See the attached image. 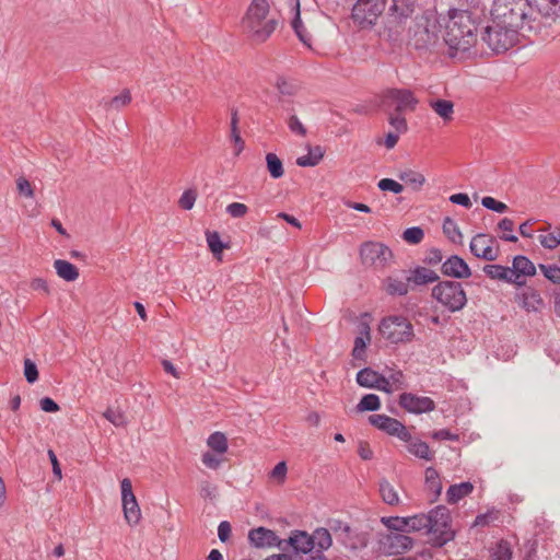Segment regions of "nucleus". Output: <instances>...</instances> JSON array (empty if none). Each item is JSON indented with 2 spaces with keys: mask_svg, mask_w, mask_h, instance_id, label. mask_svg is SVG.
<instances>
[{
  "mask_svg": "<svg viewBox=\"0 0 560 560\" xmlns=\"http://www.w3.org/2000/svg\"><path fill=\"white\" fill-rule=\"evenodd\" d=\"M287 471L288 468L285 462H279L270 471V478L276 479L282 483L285 480Z\"/></svg>",
  "mask_w": 560,
  "mask_h": 560,
  "instance_id": "60",
  "label": "nucleus"
},
{
  "mask_svg": "<svg viewBox=\"0 0 560 560\" xmlns=\"http://www.w3.org/2000/svg\"><path fill=\"white\" fill-rule=\"evenodd\" d=\"M399 179L411 186L413 190H420L425 183V177L418 172L407 170L399 174Z\"/></svg>",
  "mask_w": 560,
  "mask_h": 560,
  "instance_id": "36",
  "label": "nucleus"
},
{
  "mask_svg": "<svg viewBox=\"0 0 560 560\" xmlns=\"http://www.w3.org/2000/svg\"><path fill=\"white\" fill-rule=\"evenodd\" d=\"M482 271L492 280H501L508 283H512L510 267L502 265H486Z\"/></svg>",
  "mask_w": 560,
  "mask_h": 560,
  "instance_id": "34",
  "label": "nucleus"
},
{
  "mask_svg": "<svg viewBox=\"0 0 560 560\" xmlns=\"http://www.w3.org/2000/svg\"><path fill=\"white\" fill-rule=\"evenodd\" d=\"M388 115V124L398 133H405L408 130L407 120L402 113L393 112L392 109H384Z\"/></svg>",
  "mask_w": 560,
  "mask_h": 560,
  "instance_id": "40",
  "label": "nucleus"
},
{
  "mask_svg": "<svg viewBox=\"0 0 560 560\" xmlns=\"http://www.w3.org/2000/svg\"><path fill=\"white\" fill-rule=\"evenodd\" d=\"M362 262L375 268H384L393 260L392 249L380 242H365L360 248Z\"/></svg>",
  "mask_w": 560,
  "mask_h": 560,
  "instance_id": "12",
  "label": "nucleus"
},
{
  "mask_svg": "<svg viewBox=\"0 0 560 560\" xmlns=\"http://www.w3.org/2000/svg\"><path fill=\"white\" fill-rule=\"evenodd\" d=\"M498 228L500 231L504 232L502 235H501V238L506 241V242H516L517 241V237L512 234L513 230H514V222L513 220L509 219V218H503L499 224H498Z\"/></svg>",
  "mask_w": 560,
  "mask_h": 560,
  "instance_id": "46",
  "label": "nucleus"
},
{
  "mask_svg": "<svg viewBox=\"0 0 560 560\" xmlns=\"http://www.w3.org/2000/svg\"><path fill=\"white\" fill-rule=\"evenodd\" d=\"M324 156V150L320 145L308 147V153L296 159V164L302 167L316 166Z\"/></svg>",
  "mask_w": 560,
  "mask_h": 560,
  "instance_id": "32",
  "label": "nucleus"
},
{
  "mask_svg": "<svg viewBox=\"0 0 560 560\" xmlns=\"http://www.w3.org/2000/svg\"><path fill=\"white\" fill-rule=\"evenodd\" d=\"M435 299L448 312L462 311L467 304V295L460 282L453 280L440 281L432 289Z\"/></svg>",
  "mask_w": 560,
  "mask_h": 560,
  "instance_id": "6",
  "label": "nucleus"
},
{
  "mask_svg": "<svg viewBox=\"0 0 560 560\" xmlns=\"http://www.w3.org/2000/svg\"><path fill=\"white\" fill-rule=\"evenodd\" d=\"M430 524L428 534L432 536L434 546L442 547L455 537L452 529V518L450 510L444 505H438L429 512Z\"/></svg>",
  "mask_w": 560,
  "mask_h": 560,
  "instance_id": "7",
  "label": "nucleus"
},
{
  "mask_svg": "<svg viewBox=\"0 0 560 560\" xmlns=\"http://www.w3.org/2000/svg\"><path fill=\"white\" fill-rule=\"evenodd\" d=\"M429 105L444 121H451L453 119V102L448 100H432Z\"/></svg>",
  "mask_w": 560,
  "mask_h": 560,
  "instance_id": "30",
  "label": "nucleus"
},
{
  "mask_svg": "<svg viewBox=\"0 0 560 560\" xmlns=\"http://www.w3.org/2000/svg\"><path fill=\"white\" fill-rule=\"evenodd\" d=\"M430 517L428 514H416L413 516H408V532H420L425 530L428 534V526L430 524Z\"/></svg>",
  "mask_w": 560,
  "mask_h": 560,
  "instance_id": "39",
  "label": "nucleus"
},
{
  "mask_svg": "<svg viewBox=\"0 0 560 560\" xmlns=\"http://www.w3.org/2000/svg\"><path fill=\"white\" fill-rule=\"evenodd\" d=\"M413 38L417 49L427 48L428 46L435 44L438 39L436 20L428 13L417 16Z\"/></svg>",
  "mask_w": 560,
  "mask_h": 560,
  "instance_id": "13",
  "label": "nucleus"
},
{
  "mask_svg": "<svg viewBox=\"0 0 560 560\" xmlns=\"http://www.w3.org/2000/svg\"><path fill=\"white\" fill-rule=\"evenodd\" d=\"M377 187L383 191H392L394 194H400L404 190V186L392 178L381 179Z\"/></svg>",
  "mask_w": 560,
  "mask_h": 560,
  "instance_id": "55",
  "label": "nucleus"
},
{
  "mask_svg": "<svg viewBox=\"0 0 560 560\" xmlns=\"http://www.w3.org/2000/svg\"><path fill=\"white\" fill-rule=\"evenodd\" d=\"M131 102V94L130 91L125 89L119 95L114 96L108 102V107L113 109H120L125 106H127Z\"/></svg>",
  "mask_w": 560,
  "mask_h": 560,
  "instance_id": "52",
  "label": "nucleus"
},
{
  "mask_svg": "<svg viewBox=\"0 0 560 560\" xmlns=\"http://www.w3.org/2000/svg\"><path fill=\"white\" fill-rule=\"evenodd\" d=\"M295 557L308 556L306 560H327L325 551L332 546V537L326 527H317L312 534L294 529L288 539H283Z\"/></svg>",
  "mask_w": 560,
  "mask_h": 560,
  "instance_id": "3",
  "label": "nucleus"
},
{
  "mask_svg": "<svg viewBox=\"0 0 560 560\" xmlns=\"http://www.w3.org/2000/svg\"><path fill=\"white\" fill-rule=\"evenodd\" d=\"M512 284L522 287L525 284L524 277H532L536 273V267L526 256L517 255L510 268Z\"/></svg>",
  "mask_w": 560,
  "mask_h": 560,
  "instance_id": "20",
  "label": "nucleus"
},
{
  "mask_svg": "<svg viewBox=\"0 0 560 560\" xmlns=\"http://www.w3.org/2000/svg\"><path fill=\"white\" fill-rule=\"evenodd\" d=\"M424 237V232L419 226L408 228L402 233V238L409 244H419Z\"/></svg>",
  "mask_w": 560,
  "mask_h": 560,
  "instance_id": "51",
  "label": "nucleus"
},
{
  "mask_svg": "<svg viewBox=\"0 0 560 560\" xmlns=\"http://www.w3.org/2000/svg\"><path fill=\"white\" fill-rule=\"evenodd\" d=\"M518 38V32L506 24H502L499 21H492L491 24L486 26L481 34V40L494 54H503L512 48Z\"/></svg>",
  "mask_w": 560,
  "mask_h": 560,
  "instance_id": "5",
  "label": "nucleus"
},
{
  "mask_svg": "<svg viewBox=\"0 0 560 560\" xmlns=\"http://www.w3.org/2000/svg\"><path fill=\"white\" fill-rule=\"evenodd\" d=\"M417 9V0H392L388 18L392 23L402 24L412 18Z\"/></svg>",
  "mask_w": 560,
  "mask_h": 560,
  "instance_id": "21",
  "label": "nucleus"
},
{
  "mask_svg": "<svg viewBox=\"0 0 560 560\" xmlns=\"http://www.w3.org/2000/svg\"><path fill=\"white\" fill-rule=\"evenodd\" d=\"M380 332L392 343H405L412 340L413 327L404 316H389L382 319Z\"/></svg>",
  "mask_w": 560,
  "mask_h": 560,
  "instance_id": "9",
  "label": "nucleus"
},
{
  "mask_svg": "<svg viewBox=\"0 0 560 560\" xmlns=\"http://www.w3.org/2000/svg\"><path fill=\"white\" fill-rule=\"evenodd\" d=\"M443 233L446 235V237L454 244H462L463 243V234L457 225V223L446 217L443 221Z\"/></svg>",
  "mask_w": 560,
  "mask_h": 560,
  "instance_id": "35",
  "label": "nucleus"
},
{
  "mask_svg": "<svg viewBox=\"0 0 560 560\" xmlns=\"http://www.w3.org/2000/svg\"><path fill=\"white\" fill-rule=\"evenodd\" d=\"M16 187H18L19 194H21L27 198L34 197V190L32 188V185L25 177L18 178Z\"/></svg>",
  "mask_w": 560,
  "mask_h": 560,
  "instance_id": "61",
  "label": "nucleus"
},
{
  "mask_svg": "<svg viewBox=\"0 0 560 560\" xmlns=\"http://www.w3.org/2000/svg\"><path fill=\"white\" fill-rule=\"evenodd\" d=\"M384 552L387 555H402L413 547V539L404 533H389L380 539Z\"/></svg>",
  "mask_w": 560,
  "mask_h": 560,
  "instance_id": "17",
  "label": "nucleus"
},
{
  "mask_svg": "<svg viewBox=\"0 0 560 560\" xmlns=\"http://www.w3.org/2000/svg\"><path fill=\"white\" fill-rule=\"evenodd\" d=\"M540 244L548 249H553L558 245H560V230L556 232H551L547 235H541L539 237Z\"/></svg>",
  "mask_w": 560,
  "mask_h": 560,
  "instance_id": "54",
  "label": "nucleus"
},
{
  "mask_svg": "<svg viewBox=\"0 0 560 560\" xmlns=\"http://www.w3.org/2000/svg\"><path fill=\"white\" fill-rule=\"evenodd\" d=\"M482 207L492 210L498 213H503L508 210V206L504 202L498 201L492 197H483L481 199Z\"/></svg>",
  "mask_w": 560,
  "mask_h": 560,
  "instance_id": "56",
  "label": "nucleus"
},
{
  "mask_svg": "<svg viewBox=\"0 0 560 560\" xmlns=\"http://www.w3.org/2000/svg\"><path fill=\"white\" fill-rule=\"evenodd\" d=\"M355 408L359 412L376 411L381 408L380 397L375 394H366L361 398Z\"/></svg>",
  "mask_w": 560,
  "mask_h": 560,
  "instance_id": "41",
  "label": "nucleus"
},
{
  "mask_svg": "<svg viewBox=\"0 0 560 560\" xmlns=\"http://www.w3.org/2000/svg\"><path fill=\"white\" fill-rule=\"evenodd\" d=\"M327 526L329 533H332L337 541L348 550H359L368 546L366 535L341 520L329 518Z\"/></svg>",
  "mask_w": 560,
  "mask_h": 560,
  "instance_id": "8",
  "label": "nucleus"
},
{
  "mask_svg": "<svg viewBox=\"0 0 560 560\" xmlns=\"http://www.w3.org/2000/svg\"><path fill=\"white\" fill-rule=\"evenodd\" d=\"M382 374L372 370L371 368H364L357 373V383L366 388H374L377 386Z\"/></svg>",
  "mask_w": 560,
  "mask_h": 560,
  "instance_id": "31",
  "label": "nucleus"
},
{
  "mask_svg": "<svg viewBox=\"0 0 560 560\" xmlns=\"http://www.w3.org/2000/svg\"><path fill=\"white\" fill-rule=\"evenodd\" d=\"M208 446L219 453L224 454L228 451V439L222 432H214L208 438Z\"/></svg>",
  "mask_w": 560,
  "mask_h": 560,
  "instance_id": "43",
  "label": "nucleus"
},
{
  "mask_svg": "<svg viewBox=\"0 0 560 560\" xmlns=\"http://www.w3.org/2000/svg\"><path fill=\"white\" fill-rule=\"evenodd\" d=\"M405 442L407 443L408 452L413 456L428 462L433 460L434 452L430 450L425 442L421 441L420 439H415L411 435L410 439Z\"/></svg>",
  "mask_w": 560,
  "mask_h": 560,
  "instance_id": "24",
  "label": "nucleus"
},
{
  "mask_svg": "<svg viewBox=\"0 0 560 560\" xmlns=\"http://www.w3.org/2000/svg\"><path fill=\"white\" fill-rule=\"evenodd\" d=\"M444 40L451 50L468 51L477 43V20L468 10H450Z\"/></svg>",
  "mask_w": 560,
  "mask_h": 560,
  "instance_id": "2",
  "label": "nucleus"
},
{
  "mask_svg": "<svg viewBox=\"0 0 560 560\" xmlns=\"http://www.w3.org/2000/svg\"><path fill=\"white\" fill-rule=\"evenodd\" d=\"M370 341L371 337L357 336L352 349V357L357 360H363L366 346Z\"/></svg>",
  "mask_w": 560,
  "mask_h": 560,
  "instance_id": "50",
  "label": "nucleus"
},
{
  "mask_svg": "<svg viewBox=\"0 0 560 560\" xmlns=\"http://www.w3.org/2000/svg\"><path fill=\"white\" fill-rule=\"evenodd\" d=\"M288 127L293 133L300 135L302 137L306 135V128L303 126V124L295 115H292L289 118Z\"/></svg>",
  "mask_w": 560,
  "mask_h": 560,
  "instance_id": "63",
  "label": "nucleus"
},
{
  "mask_svg": "<svg viewBox=\"0 0 560 560\" xmlns=\"http://www.w3.org/2000/svg\"><path fill=\"white\" fill-rule=\"evenodd\" d=\"M369 423L388 435L397 436L401 441L410 439V432L404 423L387 415H371Z\"/></svg>",
  "mask_w": 560,
  "mask_h": 560,
  "instance_id": "15",
  "label": "nucleus"
},
{
  "mask_svg": "<svg viewBox=\"0 0 560 560\" xmlns=\"http://www.w3.org/2000/svg\"><path fill=\"white\" fill-rule=\"evenodd\" d=\"M409 284L410 282L408 281V277L406 280L389 277L387 279V292L390 295H406L409 291Z\"/></svg>",
  "mask_w": 560,
  "mask_h": 560,
  "instance_id": "42",
  "label": "nucleus"
},
{
  "mask_svg": "<svg viewBox=\"0 0 560 560\" xmlns=\"http://www.w3.org/2000/svg\"><path fill=\"white\" fill-rule=\"evenodd\" d=\"M474 490V486L469 481H464L460 483H455L448 487L446 491L447 502L456 503L460 499L467 497Z\"/></svg>",
  "mask_w": 560,
  "mask_h": 560,
  "instance_id": "28",
  "label": "nucleus"
},
{
  "mask_svg": "<svg viewBox=\"0 0 560 560\" xmlns=\"http://www.w3.org/2000/svg\"><path fill=\"white\" fill-rule=\"evenodd\" d=\"M440 279L439 275L425 267H417L408 276V281L413 285H423L435 282Z\"/></svg>",
  "mask_w": 560,
  "mask_h": 560,
  "instance_id": "25",
  "label": "nucleus"
},
{
  "mask_svg": "<svg viewBox=\"0 0 560 560\" xmlns=\"http://www.w3.org/2000/svg\"><path fill=\"white\" fill-rule=\"evenodd\" d=\"M495 240L488 234H477L470 241V252L471 254L483 260L493 261L499 256V247H493Z\"/></svg>",
  "mask_w": 560,
  "mask_h": 560,
  "instance_id": "16",
  "label": "nucleus"
},
{
  "mask_svg": "<svg viewBox=\"0 0 560 560\" xmlns=\"http://www.w3.org/2000/svg\"><path fill=\"white\" fill-rule=\"evenodd\" d=\"M419 101L415 94L407 89H388L381 96V106L383 109L404 113L413 112Z\"/></svg>",
  "mask_w": 560,
  "mask_h": 560,
  "instance_id": "11",
  "label": "nucleus"
},
{
  "mask_svg": "<svg viewBox=\"0 0 560 560\" xmlns=\"http://www.w3.org/2000/svg\"><path fill=\"white\" fill-rule=\"evenodd\" d=\"M266 164L267 170L272 178L277 179L283 176V164L276 153L266 154Z\"/></svg>",
  "mask_w": 560,
  "mask_h": 560,
  "instance_id": "37",
  "label": "nucleus"
},
{
  "mask_svg": "<svg viewBox=\"0 0 560 560\" xmlns=\"http://www.w3.org/2000/svg\"><path fill=\"white\" fill-rule=\"evenodd\" d=\"M386 7V0H357L351 16L361 28L373 26Z\"/></svg>",
  "mask_w": 560,
  "mask_h": 560,
  "instance_id": "10",
  "label": "nucleus"
},
{
  "mask_svg": "<svg viewBox=\"0 0 560 560\" xmlns=\"http://www.w3.org/2000/svg\"><path fill=\"white\" fill-rule=\"evenodd\" d=\"M380 493L385 503L389 505H396L399 502V497L394 487L387 481L382 480L380 482Z\"/></svg>",
  "mask_w": 560,
  "mask_h": 560,
  "instance_id": "44",
  "label": "nucleus"
},
{
  "mask_svg": "<svg viewBox=\"0 0 560 560\" xmlns=\"http://www.w3.org/2000/svg\"><path fill=\"white\" fill-rule=\"evenodd\" d=\"M120 490L125 520L130 526H136L141 520V511L129 478H124L120 481Z\"/></svg>",
  "mask_w": 560,
  "mask_h": 560,
  "instance_id": "14",
  "label": "nucleus"
},
{
  "mask_svg": "<svg viewBox=\"0 0 560 560\" xmlns=\"http://www.w3.org/2000/svg\"><path fill=\"white\" fill-rule=\"evenodd\" d=\"M492 21L506 24L517 32L539 28L537 11L530 0H494L491 9Z\"/></svg>",
  "mask_w": 560,
  "mask_h": 560,
  "instance_id": "1",
  "label": "nucleus"
},
{
  "mask_svg": "<svg viewBox=\"0 0 560 560\" xmlns=\"http://www.w3.org/2000/svg\"><path fill=\"white\" fill-rule=\"evenodd\" d=\"M206 237L207 244L214 256H220L223 249L228 247V245L221 241L219 233L215 231H207Z\"/></svg>",
  "mask_w": 560,
  "mask_h": 560,
  "instance_id": "45",
  "label": "nucleus"
},
{
  "mask_svg": "<svg viewBox=\"0 0 560 560\" xmlns=\"http://www.w3.org/2000/svg\"><path fill=\"white\" fill-rule=\"evenodd\" d=\"M103 416L115 427H124L127 424L125 413L119 409L108 408Z\"/></svg>",
  "mask_w": 560,
  "mask_h": 560,
  "instance_id": "48",
  "label": "nucleus"
},
{
  "mask_svg": "<svg viewBox=\"0 0 560 560\" xmlns=\"http://www.w3.org/2000/svg\"><path fill=\"white\" fill-rule=\"evenodd\" d=\"M294 8H295V16L292 20V28L294 30L296 36L299 37V39L303 44H305L307 46H311L312 37L306 32V28L304 27V25L302 23V20H301V16H300V2H299V0H294Z\"/></svg>",
  "mask_w": 560,
  "mask_h": 560,
  "instance_id": "33",
  "label": "nucleus"
},
{
  "mask_svg": "<svg viewBox=\"0 0 560 560\" xmlns=\"http://www.w3.org/2000/svg\"><path fill=\"white\" fill-rule=\"evenodd\" d=\"M247 206L241 202H232L226 207V212L232 218H243L247 213Z\"/></svg>",
  "mask_w": 560,
  "mask_h": 560,
  "instance_id": "59",
  "label": "nucleus"
},
{
  "mask_svg": "<svg viewBox=\"0 0 560 560\" xmlns=\"http://www.w3.org/2000/svg\"><path fill=\"white\" fill-rule=\"evenodd\" d=\"M517 300L527 312L538 311L544 305L539 292L530 287L525 288L522 293L517 294Z\"/></svg>",
  "mask_w": 560,
  "mask_h": 560,
  "instance_id": "23",
  "label": "nucleus"
},
{
  "mask_svg": "<svg viewBox=\"0 0 560 560\" xmlns=\"http://www.w3.org/2000/svg\"><path fill=\"white\" fill-rule=\"evenodd\" d=\"M539 270L552 283L560 284V267L557 265L540 264Z\"/></svg>",
  "mask_w": 560,
  "mask_h": 560,
  "instance_id": "47",
  "label": "nucleus"
},
{
  "mask_svg": "<svg viewBox=\"0 0 560 560\" xmlns=\"http://www.w3.org/2000/svg\"><path fill=\"white\" fill-rule=\"evenodd\" d=\"M276 88L281 96H293L296 94L298 86L291 82L285 80L284 78H278L276 82Z\"/></svg>",
  "mask_w": 560,
  "mask_h": 560,
  "instance_id": "49",
  "label": "nucleus"
},
{
  "mask_svg": "<svg viewBox=\"0 0 560 560\" xmlns=\"http://www.w3.org/2000/svg\"><path fill=\"white\" fill-rule=\"evenodd\" d=\"M441 271L444 276L454 279H464L471 276V270L467 262L457 255L448 257L441 267Z\"/></svg>",
  "mask_w": 560,
  "mask_h": 560,
  "instance_id": "22",
  "label": "nucleus"
},
{
  "mask_svg": "<svg viewBox=\"0 0 560 560\" xmlns=\"http://www.w3.org/2000/svg\"><path fill=\"white\" fill-rule=\"evenodd\" d=\"M398 402L406 411L415 415L433 411L436 407L434 400L430 397L418 396L412 393H402Z\"/></svg>",
  "mask_w": 560,
  "mask_h": 560,
  "instance_id": "19",
  "label": "nucleus"
},
{
  "mask_svg": "<svg viewBox=\"0 0 560 560\" xmlns=\"http://www.w3.org/2000/svg\"><path fill=\"white\" fill-rule=\"evenodd\" d=\"M268 13L267 0H253L243 18V30L254 43L266 42L278 25L277 19L268 18Z\"/></svg>",
  "mask_w": 560,
  "mask_h": 560,
  "instance_id": "4",
  "label": "nucleus"
},
{
  "mask_svg": "<svg viewBox=\"0 0 560 560\" xmlns=\"http://www.w3.org/2000/svg\"><path fill=\"white\" fill-rule=\"evenodd\" d=\"M197 199V192L192 189L185 190L179 198V206L184 210H190Z\"/></svg>",
  "mask_w": 560,
  "mask_h": 560,
  "instance_id": "58",
  "label": "nucleus"
},
{
  "mask_svg": "<svg viewBox=\"0 0 560 560\" xmlns=\"http://www.w3.org/2000/svg\"><path fill=\"white\" fill-rule=\"evenodd\" d=\"M218 488L209 481H203L200 486V495L203 499L214 500L217 498Z\"/></svg>",
  "mask_w": 560,
  "mask_h": 560,
  "instance_id": "62",
  "label": "nucleus"
},
{
  "mask_svg": "<svg viewBox=\"0 0 560 560\" xmlns=\"http://www.w3.org/2000/svg\"><path fill=\"white\" fill-rule=\"evenodd\" d=\"M512 550L508 542L501 541L491 555L490 560H511Z\"/></svg>",
  "mask_w": 560,
  "mask_h": 560,
  "instance_id": "53",
  "label": "nucleus"
},
{
  "mask_svg": "<svg viewBox=\"0 0 560 560\" xmlns=\"http://www.w3.org/2000/svg\"><path fill=\"white\" fill-rule=\"evenodd\" d=\"M381 522L388 529L393 530L392 533L408 532V517H399V516L382 517Z\"/></svg>",
  "mask_w": 560,
  "mask_h": 560,
  "instance_id": "38",
  "label": "nucleus"
},
{
  "mask_svg": "<svg viewBox=\"0 0 560 560\" xmlns=\"http://www.w3.org/2000/svg\"><path fill=\"white\" fill-rule=\"evenodd\" d=\"M425 488L431 493L430 501H435L442 491L439 472L433 467L425 469Z\"/></svg>",
  "mask_w": 560,
  "mask_h": 560,
  "instance_id": "27",
  "label": "nucleus"
},
{
  "mask_svg": "<svg viewBox=\"0 0 560 560\" xmlns=\"http://www.w3.org/2000/svg\"><path fill=\"white\" fill-rule=\"evenodd\" d=\"M24 376L31 384L38 380V370L36 364L31 359L24 360Z\"/></svg>",
  "mask_w": 560,
  "mask_h": 560,
  "instance_id": "57",
  "label": "nucleus"
},
{
  "mask_svg": "<svg viewBox=\"0 0 560 560\" xmlns=\"http://www.w3.org/2000/svg\"><path fill=\"white\" fill-rule=\"evenodd\" d=\"M248 541L256 548L278 547L283 551L287 550L283 539H280L273 530L264 526L250 529Z\"/></svg>",
  "mask_w": 560,
  "mask_h": 560,
  "instance_id": "18",
  "label": "nucleus"
},
{
  "mask_svg": "<svg viewBox=\"0 0 560 560\" xmlns=\"http://www.w3.org/2000/svg\"><path fill=\"white\" fill-rule=\"evenodd\" d=\"M537 18L555 19L560 13V0H535Z\"/></svg>",
  "mask_w": 560,
  "mask_h": 560,
  "instance_id": "26",
  "label": "nucleus"
},
{
  "mask_svg": "<svg viewBox=\"0 0 560 560\" xmlns=\"http://www.w3.org/2000/svg\"><path fill=\"white\" fill-rule=\"evenodd\" d=\"M431 438L436 441H443V440L458 441L459 440L458 434L452 433L448 429H441L438 431H433L431 433Z\"/></svg>",
  "mask_w": 560,
  "mask_h": 560,
  "instance_id": "64",
  "label": "nucleus"
},
{
  "mask_svg": "<svg viewBox=\"0 0 560 560\" xmlns=\"http://www.w3.org/2000/svg\"><path fill=\"white\" fill-rule=\"evenodd\" d=\"M54 267L57 275L66 281L71 282L79 278L78 268L67 260L57 259L54 262Z\"/></svg>",
  "mask_w": 560,
  "mask_h": 560,
  "instance_id": "29",
  "label": "nucleus"
}]
</instances>
